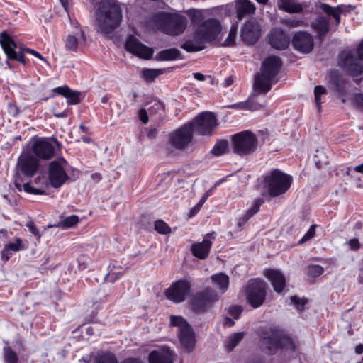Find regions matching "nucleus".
Returning a JSON list of instances; mask_svg holds the SVG:
<instances>
[{"label": "nucleus", "instance_id": "79ce46f5", "mask_svg": "<svg viewBox=\"0 0 363 363\" xmlns=\"http://www.w3.org/2000/svg\"><path fill=\"white\" fill-rule=\"evenodd\" d=\"M238 27V26L237 23L231 26L228 35L223 43V45L233 46L235 45V38L237 35Z\"/></svg>", "mask_w": 363, "mask_h": 363}, {"label": "nucleus", "instance_id": "603ef678", "mask_svg": "<svg viewBox=\"0 0 363 363\" xmlns=\"http://www.w3.org/2000/svg\"><path fill=\"white\" fill-rule=\"evenodd\" d=\"M5 247L13 252H19L24 249L22 240L20 238H16L15 242H10L6 245Z\"/></svg>", "mask_w": 363, "mask_h": 363}, {"label": "nucleus", "instance_id": "aec40b11", "mask_svg": "<svg viewBox=\"0 0 363 363\" xmlns=\"http://www.w3.org/2000/svg\"><path fill=\"white\" fill-rule=\"evenodd\" d=\"M269 43L274 49L284 50L290 45V37L281 28H274L269 33Z\"/></svg>", "mask_w": 363, "mask_h": 363}, {"label": "nucleus", "instance_id": "72a5a7b5", "mask_svg": "<svg viewBox=\"0 0 363 363\" xmlns=\"http://www.w3.org/2000/svg\"><path fill=\"white\" fill-rule=\"evenodd\" d=\"M278 6L279 9L289 13H298L303 11L302 5L294 0H278Z\"/></svg>", "mask_w": 363, "mask_h": 363}, {"label": "nucleus", "instance_id": "6e6d98bb", "mask_svg": "<svg viewBox=\"0 0 363 363\" xmlns=\"http://www.w3.org/2000/svg\"><path fill=\"white\" fill-rule=\"evenodd\" d=\"M242 312V306L239 305H233L229 307L228 313L234 318L238 319Z\"/></svg>", "mask_w": 363, "mask_h": 363}, {"label": "nucleus", "instance_id": "3c124183", "mask_svg": "<svg viewBox=\"0 0 363 363\" xmlns=\"http://www.w3.org/2000/svg\"><path fill=\"white\" fill-rule=\"evenodd\" d=\"M90 261L91 259L87 255H80L77 259L78 269L79 271L86 269L88 267Z\"/></svg>", "mask_w": 363, "mask_h": 363}, {"label": "nucleus", "instance_id": "4d7b16f0", "mask_svg": "<svg viewBox=\"0 0 363 363\" xmlns=\"http://www.w3.org/2000/svg\"><path fill=\"white\" fill-rule=\"evenodd\" d=\"M26 226L38 240H40L42 235L33 221L30 220L27 222Z\"/></svg>", "mask_w": 363, "mask_h": 363}, {"label": "nucleus", "instance_id": "6ab92c4d", "mask_svg": "<svg viewBox=\"0 0 363 363\" xmlns=\"http://www.w3.org/2000/svg\"><path fill=\"white\" fill-rule=\"evenodd\" d=\"M291 43L296 50L305 54L310 53L314 47V40L312 35L306 31L295 33Z\"/></svg>", "mask_w": 363, "mask_h": 363}, {"label": "nucleus", "instance_id": "4be33fe9", "mask_svg": "<svg viewBox=\"0 0 363 363\" xmlns=\"http://www.w3.org/2000/svg\"><path fill=\"white\" fill-rule=\"evenodd\" d=\"M264 276L270 281L274 290L277 294L284 292L286 286V281L284 274L279 269H265Z\"/></svg>", "mask_w": 363, "mask_h": 363}, {"label": "nucleus", "instance_id": "423d86ee", "mask_svg": "<svg viewBox=\"0 0 363 363\" xmlns=\"http://www.w3.org/2000/svg\"><path fill=\"white\" fill-rule=\"evenodd\" d=\"M292 184V176L279 169H272L263 176L264 187L271 198L284 194Z\"/></svg>", "mask_w": 363, "mask_h": 363}, {"label": "nucleus", "instance_id": "b1692460", "mask_svg": "<svg viewBox=\"0 0 363 363\" xmlns=\"http://www.w3.org/2000/svg\"><path fill=\"white\" fill-rule=\"evenodd\" d=\"M329 83L333 90L342 97L347 94L346 82L343 77L337 70H331L329 73Z\"/></svg>", "mask_w": 363, "mask_h": 363}, {"label": "nucleus", "instance_id": "37998d69", "mask_svg": "<svg viewBox=\"0 0 363 363\" xmlns=\"http://www.w3.org/2000/svg\"><path fill=\"white\" fill-rule=\"evenodd\" d=\"M154 229L161 235H167L171 233V228L162 220H157L155 222Z\"/></svg>", "mask_w": 363, "mask_h": 363}, {"label": "nucleus", "instance_id": "9b49d317", "mask_svg": "<svg viewBox=\"0 0 363 363\" xmlns=\"http://www.w3.org/2000/svg\"><path fill=\"white\" fill-rule=\"evenodd\" d=\"M67 162L64 157L50 162L48 167V182L50 186L55 189L61 187L68 179L64 165Z\"/></svg>", "mask_w": 363, "mask_h": 363}, {"label": "nucleus", "instance_id": "a878e982", "mask_svg": "<svg viewBox=\"0 0 363 363\" xmlns=\"http://www.w3.org/2000/svg\"><path fill=\"white\" fill-rule=\"evenodd\" d=\"M277 82V80L261 72L255 77L254 89L259 94H267L271 90L272 84Z\"/></svg>", "mask_w": 363, "mask_h": 363}, {"label": "nucleus", "instance_id": "2f4dec72", "mask_svg": "<svg viewBox=\"0 0 363 363\" xmlns=\"http://www.w3.org/2000/svg\"><path fill=\"white\" fill-rule=\"evenodd\" d=\"M262 203V200L260 199H257L255 201L252 207L248 209L244 215L240 216L238 220V230L241 231L243 230L244 225L254 215H255L259 211L260 206Z\"/></svg>", "mask_w": 363, "mask_h": 363}, {"label": "nucleus", "instance_id": "ea45409f", "mask_svg": "<svg viewBox=\"0 0 363 363\" xmlns=\"http://www.w3.org/2000/svg\"><path fill=\"white\" fill-rule=\"evenodd\" d=\"M94 363H118V360L114 353L105 352L99 355Z\"/></svg>", "mask_w": 363, "mask_h": 363}, {"label": "nucleus", "instance_id": "e433bc0d", "mask_svg": "<svg viewBox=\"0 0 363 363\" xmlns=\"http://www.w3.org/2000/svg\"><path fill=\"white\" fill-rule=\"evenodd\" d=\"M164 71L160 69H144L142 71V75L144 79L148 82H152L160 75L162 74Z\"/></svg>", "mask_w": 363, "mask_h": 363}, {"label": "nucleus", "instance_id": "4c0bfd02", "mask_svg": "<svg viewBox=\"0 0 363 363\" xmlns=\"http://www.w3.org/2000/svg\"><path fill=\"white\" fill-rule=\"evenodd\" d=\"M245 333L243 332L233 333L225 343L227 350L229 351L233 350L243 339Z\"/></svg>", "mask_w": 363, "mask_h": 363}, {"label": "nucleus", "instance_id": "7c9ffc66", "mask_svg": "<svg viewBox=\"0 0 363 363\" xmlns=\"http://www.w3.org/2000/svg\"><path fill=\"white\" fill-rule=\"evenodd\" d=\"M236 14L238 20L241 21L244 17L253 14L256 7L250 0H238L235 4Z\"/></svg>", "mask_w": 363, "mask_h": 363}, {"label": "nucleus", "instance_id": "09e8293b", "mask_svg": "<svg viewBox=\"0 0 363 363\" xmlns=\"http://www.w3.org/2000/svg\"><path fill=\"white\" fill-rule=\"evenodd\" d=\"M291 302L295 306L296 308L299 311H304L305 306L308 303V299L306 298H299L297 296H291L290 297Z\"/></svg>", "mask_w": 363, "mask_h": 363}, {"label": "nucleus", "instance_id": "f704fd0d", "mask_svg": "<svg viewBox=\"0 0 363 363\" xmlns=\"http://www.w3.org/2000/svg\"><path fill=\"white\" fill-rule=\"evenodd\" d=\"M212 283L218 287L221 293H225L229 286V277L223 273H218L211 276Z\"/></svg>", "mask_w": 363, "mask_h": 363}, {"label": "nucleus", "instance_id": "412c9836", "mask_svg": "<svg viewBox=\"0 0 363 363\" xmlns=\"http://www.w3.org/2000/svg\"><path fill=\"white\" fill-rule=\"evenodd\" d=\"M174 352L168 346L152 350L147 357L148 363H174Z\"/></svg>", "mask_w": 363, "mask_h": 363}, {"label": "nucleus", "instance_id": "39448f33", "mask_svg": "<svg viewBox=\"0 0 363 363\" xmlns=\"http://www.w3.org/2000/svg\"><path fill=\"white\" fill-rule=\"evenodd\" d=\"M261 350L269 355L275 354L279 350L295 352L296 350L294 340L289 335L277 328H271L270 334L259 340Z\"/></svg>", "mask_w": 363, "mask_h": 363}, {"label": "nucleus", "instance_id": "20e7f679", "mask_svg": "<svg viewBox=\"0 0 363 363\" xmlns=\"http://www.w3.org/2000/svg\"><path fill=\"white\" fill-rule=\"evenodd\" d=\"M0 45L7 57L6 63L10 69L12 67L10 65L9 60L16 61L25 67L28 66L30 61L26 57V53L35 56L41 61L47 62L46 59L35 50L25 45L18 46L13 38L6 30L0 33Z\"/></svg>", "mask_w": 363, "mask_h": 363}, {"label": "nucleus", "instance_id": "7ed1b4c3", "mask_svg": "<svg viewBox=\"0 0 363 363\" xmlns=\"http://www.w3.org/2000/svg\"><path fill=\"white\" fill-rule=\"evenodd\" d=\"M122 9L117 0H101L96 11V21L101 33L110 34L122 21Z\"/></svg>", "mask_w": 363, "mask_h": 363}, {"label": "nucleus", "instance_id": "f8f14e48", "mask_svg": "<svg viewBox=\"0 0 363 363\" xmlns=\"http://www.w3.org/2000/svg\"><path fill=\"white\" fill-rule=\"evenodd\" d=\"M191 291V282L186 279H181L172 282L164 291L166 298L170 301L179 303L184 301Z\"/></svg>", "mask_w": 363, "mask_h": 363}, {"label": "nucleus", "instance_id": "9d476101", "mask_svg": "<svg viewBox=\"0 0 363 363\" xmlns=\"http://www.w3.org/2000/svg\"><path fill=\"white\" fill-rule=\"evenodd\" d=\"M267 294V285L261 279L249 280L245 289L247 303L253 308L262 306Z\"/></svg>", "mask_w": 363, "mask_h": 363}, {"label": "nucleus", "instance_id": "6e6552de", "mask_svg": "<svg viewBox=\"0 0 363 363\" xmlns=\"http://www.w3.org/2000/svg\"><path fill=\"white\" fill-rule=\"evenodd\" d=\"M233 152L240 157H245L255 153L258 147V138L255 133L245 130L231 135Z\"/></svg>", "mask_w": 363, "mask_h": 363}, {"label": "nucleus", "instance_id": "864d4df0", "mask_svg": "<svg viewBox=\"0 0 363 363\" xmlns=\"http://www.w3.org/2000/svg\"><path fill=\"white\" fill-rule=\"evenodd\" d=\"M317 225L314 224L311 225L306 234L298 240V244L301 245L303 242L312 239L315 235V228Z\"/></svg>", "mask_w": 363, "mask_h": 363}, {"label": "nucleus", "instance_id": "de8ad7c7", "mask_svg": "<svg viewBox=\"0 0 363 363\" xmlns=\"http://www.w3.org/2000/svg\"><path fill=\"white\" fill-rule=\"evenodd\" d=\"M326 93H327V90L323 86L318 85V86H315V89H314L315 101L316 106L318 108L319 111H320L321 104H322L321 96L323 94H325Z\"/></svg>", "mask_w": 363, "mask_h": 363}, {"label": "nucleus", "instance_id": "5fc2aeb1", "mask_svg": "<svg viewBox=\"0 0 363 363\" xmlns=\"http://www.w3.org/2000/svg\"><path fill=\"white\" fill-rule=\"evenodd\" d=\"M281 23L286 25L289 28H296L303 25V21L302 20L296 18L283 19L281 21Z\"/></svg>", "mask_w": 363, "mask_h": 363}, {"label": "nucleus", "instance_id": "473e14b6", "mask_svg": "<svg viewBox=\"0 0 363 363\" xmlns=\"http://www.w3.org/2000/svg\"><path fill=\"white\" fill-rule=\"evenodd\" d=\"M183 59L182 54L177 48H169L159 52L156 56V60L159 61H172Z\"/></svg>", "mask_w": 363, "mask_h": 363}, {"label": "nucleus", "instance_id": "49530a36", "mask_svg": "<svg viewBox=\"0 0 363 363\" xmlns=\"http://www.w3.org/2000/svg\"><path fill=\"white\" fill-rule=\"evenodd\" d=\"M65 45L67 50L77 52L78 49V40L74 35H69L65 40Z\"/></svg>", "mask_w": 363, "mask_h": 363}, {"label": "nucleus", "instance_id": "5701e85b", "mask_svg": "<svg viewBox=\"0 0 363 363\" xmlns=\"http://www.w3.org/2000/svg\"><path fill=\"white\" fill-rule=\"evenodd\" d=\"M283 65L281 58L272 55L267 57L262 63V72L275 79Z\"/></svg>", "mask_w": 363, "mask_h": 363}, {"label": "nucleus", "instance_id": "69168bd1", "mask_svg": "<svg viewBox=\"0 0 363 363\" xmlns=\"http://www.w3.org/2000/svg\"><path fill=\"white\" fill-rule=\"evenodd\" d=\"M123 272H109L107 279L109 281L113 283L123 276Z\"/></svg>", "mask_w": 363, "mask_h": 363}, {"label": "nucleus", "instance_id": "a18cd8bd", "mask_svg": "<svg viewBox=\"0 0 363 363\" xmlns=\"http://www.w3.org/2000/svg\"><path fill=\"white\" fill-rule=\"evenodd\" d=\"M188 15L193 24H196L199 26L202 23L203 16L201 11L192 9L189 11Z\"/></svg>", "mask_w": 363, "mask_h": 363}, {"label": "nucleus", "instance_id": "dca6fc26", "mask_svg": "<svg viewBox=\"0 0 363 363\" xmlns=\"http://www.w3.org/2000/svg\"><path fill=\"white\" fill-rule=\"evenodd\" d=\"M192 138L191 125H184L170 134L169 143L174 148L183 150L191 143Z\"/></svg>", "mask_w": 363, "mask_h": 363}, {"label": "nucleus", "instance_id": "f03ea898", "mask_svg": "<svg viewBox=\"0 0 363 363\" xmlns=\"http://www.w3.org/2000/svg\"><path fill=\"white\" fill-rule=\"evenodd\" d=\"M222 29L220 22L213 18H208L199 24L193 33V40L185 41L181 48L188 52L203 50L204 45L215 40Z\"/></svg>", "mask_w": 363, "mask_h": 363}, {"label": "nucleus", "instance_id": "338daca9", "mask_svg": "<svg viewBox=\"0 0 363 363\" xmlns=\"http://www.w3.org/2000/svg\"><path fill=\"white\" fill-rule=\"evenodd\" d=\"M12 256L11 251L4 246L2 252L1 257L2 259L5 262L8 261Z\"/></svg>", "mask_w": 363, "mask_h": 363}, {"label": "nucleus", "instance_id": "bb28decb", "mask_svg": "<svg viewBox=\"0 0 363 363\" xmlns=\"http://www.w3.org/2000/svg\"><path fill=\"white\" fill-rule=\"evenodd\" d=\"M178 336L182 346L187 352H191L196 345L195 333L191 326L186 325L183 328H181Z\"/></svg>", "mask_w": 363, "mask_h": 363}, {"label": "nucleus", "instance_id": "8fccbe9b", "mask_svg": "<svg viewBox=\"0 0 363 363\" xmlns=\"http://www.w3.org/2000/svg\"><path fill=\"white\" fill-rule=\"evenodd\" d=\"M170 325L174 327H179V330L186 325H190V324L182 316L179 315H172L170 317Z\"/></svg>", "mask_w": 363, "mask_h": 363}, {"label": "nucleus", "instance_id": "bf43d9fd", "mask_svg": "<svg viewBox=\"0 0 363 363\" xmlns=\"http://www.w3.org/2000/svg\"><path fill=\"white\" fill-rule=\"evenodd\" d=\"M230 108L240 109V110H248V99L245 101L238 102L231 105L228 106Z\"/></svg>", "mask_w": 363, "mask_h": 363}, {"label": "nucleus", "instance_id": "c9c22d12", "mask_svg": "<svg viewBox=\"0 0 363 363\" xmlns=\"http://www.w3.org/2000/svg\"><path fill=\"white\" fill-rule=\"evenodd\" d=\"M228 141L226 139H218L211 150V153L216 157L225 154L228 150Z\"/></svg>", "mask_w": 363, "mask_h": 363}, {"label": "nucleus", "instance_id": "c03bdc74", "mask_svg": "<svg viewBox=\"0 0 363 363\" xmlns=\"http://www.w3.org/2000/svg\"><path fill=\"white\" fill-rule=\"evenodd\" d=\"M324 268L319 264H311L307 268V275L310 277L316 278L322 275Z\"/></svg>", "mask_w": 363, "mask_h": 363}, {"label": "nucleus", "instance_id": "13d9d810", "mask_svg": "<svg viewBox=\"0 0 363 363\" xmlns=\"http://www.w3.org/2000/svg\"><path fill=\"white\" fill-rule=\"evenodd\" d=\"M51 112L52 115L57 118H67L69 115L68 108H66L62 111H60V110H58L56 106H53L52 108Z\"/></svg>", "mask_w": 363, "mask_h": 363}, {"label": "nucleus", "instance_id": "4468645a", "mask_svg": "<svg viewBox=\"0 0 363 363\" xmlns=\"http://www.w3.org/2000/svg\"><path fill=\"white\" fill-rule=\"evenodd\" d=\"M360 61L351 51H342L339 55L340 66L352 77L363 74V64Z\"/></svg>", "mask_w": 363, "mask_h": 363}, {"label": "nucleus", "instance_id": "c85d7f7f", "mask_svg": "<svg viewBox=\"0 0 363 363\" xmlns=\"http://www.w3.org/2000/svg\"><path fill=\"white\" fill-rule=\"evenodd\" d=\"M311 27L318 34L320 39H323L330 30V21L323 15H318L311 23Z\"/></svg>", "mask_w": 363, "mask_h": 363}, {"label": "nucleus", "instance_id": "ddd939ff", "mask_svg": "<svg viewBox=\"0 0 363 363\" xmlns=\"http://www.w3.org/2000/svg\"><path fill=\"white\" fill-rule=\"evenodd\" d=\"M217 125L215 114L205 111L198 115L189 125H191L193 132L199 135H210Z\"/></svg>", "mask_w": 363, "mask_h": 363}, {"label": "nucleus", "instance_id": "0eeeda50", "mask_svg": "<svg viewBox=\"0 0 363 363\" xmlns=\"http://www.w3.org/2000/svg\"><path fill=\"white\" fill-rule=\"evenodd\" d=\"M152 21L160 30L172 36L182 34L187 25L186 18L177 13L160 11L153 16Z\"/></svg>", "mask_w": 363, "mask_h": 363}, {"label": "nucleus", "instance_id": "2eb2a0df", "mask_svg": "<svg viewBox=\"0 0 363 363\" xmlns=\"http://www.w3.org/2000/svg\"><path fill=\"white\" fill-rule=\"evenodd\" d=\"M50 140L57 143L56 138H38L35 140L31 146L33 155L38 160H48L52 159L55 154V149Z\"/></svg>", "mask_w": 363, "mask_h": 363}, {"label": "nucleus", "instance_id": "c756f323", "mask_svg": "<svg viewBox=\"0 0 363 363\" xmlns=\"http://www.w3.org/2000/svg\"><path fill=\"white\" fill-rule=\"evenodd\" d=\"M212 242L204 239L202 242L191 245V250L194 257L199 259H205L209 255Z\"/></svg>", "mask_w": 363, "mask_h": 363}, {"label": "nucleus", "instance_id": "0e129e2a", "mask_svg": "<svg viewBox=\"0 0 363 363\" xmlns=\"http://www.w3.org/2000/svg\"><path fill=\"white\" fill-rule=\"evenodd\" d=\"M138 117L143 124H147L149 121L147 111L145 108H141L138 111Z\"/></svg>", "mask_w": 363, "mask_h": 363}, {"label": "nucleus", "instance_id": "58836bf2", "mask_svg": "<svg viewBox=\"0 0 363 363\" xmlns=\"http://www.w3.org/2000/svg\"><path fill=\"white\" fill-rule=\"evenodd\" d=\"M4 360L5 363H18L17 353L9 346L3 348Z\"/></svg>", "mask_w": 363, "mask_h": 363}, {"label": "nucleus", "instance_id": "774afa93", "mask_svg": "<svg viewBox=\"0 0 363 363\" xmlns=\"http://www.w3.org/2000/svg\"><path fill=\"white\" fill-rule=\"evenodd\" d=\"M120 363H143V362L137 357H128L124 359Z\"/></svg>", "mask_w": 363, "mask_h": 363}, {"label": "nucleus", "instance_id": "680f3d73", "mask_svg": "<svg viewBox=\"0 0 363 363\" xmlns=\"http://www.w3.org/2000/svg\"><path fill=\"white\" fill-rule=\"evenodd\" d=\"M8 112L11 116L16 117L19 114L20 109L16 104L13 103H9Z\"/></svg>", "mask_w": 363, "mask_h": 363}, {"label": "nucleus", "instance_id": "cd10ccee", "mask_svg": "<svg viewBox=\"0 0 363 363\" xmlns=\"http://www.w3.org/2000/svg\"><path fill=\"white\" fill-rule=\"evenodd\" d=\"M52 91L65 97L68 105H77L82 101L81 92L72 90L67 85L55 87L52 89Z\"/></svg>", "mask_w": 363, "mask_h": 363}, {"label": "nucleus", "instance_id": "f3484780", "mask_svg": "<svg viewBox=\"0 0 363 363\" xmlns=\"http://www.w3.org/2000/svg\"><path fill=\"white\" fill-rule=\"evenodd\" d=\"M125 50L144 60H150L153 55V50L140 43L133 35H129L125 43Z\"/></svg>", "mask_w": 363, "mask_h": 363}, {"label": "nucleus", "instance_id": "052dcab7", "mask_svg": "<svg viewBox=\"0 0 363 363\" xmlns=\"http://www.w3.org/2000/svg\"><path fill=\"white\" fill-rule=\"evenodd\" d=\"M264 106L256 101L255 100L249 98L248 99V110L249 111H257L261 109Z\"/></svg>", "mask_w": 363, "mask_h": 363}, {"label": "nucleus", "instance_id": "393cba45", "mask_svg": "<svg viewBox=\"0 0 363 363\" xmlns=\"http://www.w3.org/2000/svg\"><path fill=\"white\" fill-rule=\"evenodd\" d=\"M319 8L325 14L332 16L335 19L337 26L341 23V14L350 12V6L343 4L333 7L328 4L321 3Z\"/></svg>", "mask_w": 363, "mask_h": 363}, {"label": "nucleus", "instance_id": "1a4fd4ad", "mask_svg": "<svg viewBox=\"0 0 363 363\" xmlns=\"http://www.w3.org/2000/svg\"><path fill=\"white\" fill-rule=\"evenodd\" d=\"M219 299V295L216 290L207 286L201 291L195 293L189 300V308L196 314H204L210 310Z\"/></svg>", "mask_w": 363, "mask_h": 363}, {"label": "nucleus", "instance_id": "a211bd4d", "mask_svg": "<svg viewBox=\"0 0 363 363\" xmlns=\"http://www.w3.org/2000/svg\"><path fill=\"white\" fill-rule=\"evenodd\" d=\"M261 29L259 23L255 19L247 21L242 26L240 30L242 40L247 45L256 43L260 35Z\"/></svg>", "mask_w": 363, "mask_h": 363}, {"label": "nucleus", "instance_id": "e2e57ef3", "mask_svg": "<svg viewBox=\"0 0 363 363\" xmlns=\"http://www.w3.org/2000/svg\"><path fill=\"white\" fill-rule=\"evenodd\" d=\"M348 245L351 250L357 251L360 249L361 245L357 238H352L348 241Z\"/></svg>", "mask_w": 363, "mask_h": 363}, {"label": "nucleus", "instance_id": "f257e3e1", "mask_svg": "<svg viewBox=\"0 0 363 363\" xmlns=\"http://www.w3.org/2000/svg\"><path fill=\"white\" fill-rule=\"evenodd\" d=\"M40 167V161L28 152H23L18 157L13 175V184L18 191H24L34 195L45 194V191L30 186L29 181L34 177Z\"/></svg>", "mask_w": 363, "mask_h": 363}, {"label": "nucleus", "instance_id": "a19ab883", "mask_svg": "<svg viewBox=\"0 0 363 363\" xmlns=\"http://www.w3.org/2000/svg\"><path fill=\"white\" fill-rule=\"evenodd\" d=\"M79 221V218L77 215H71L66 217L64 220L60 221L57 226L62 229H68L77 225Z\"/></svg>", "mask_w": 363, "mask_h": 363}]
</instances>
